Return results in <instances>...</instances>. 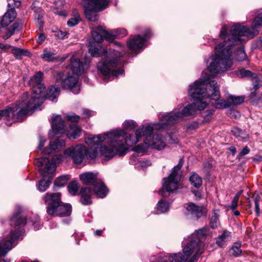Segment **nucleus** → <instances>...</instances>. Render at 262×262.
<instances>
[{"label": "nucleus", "instance_id": "obj_16", "mask_svg": "<svg viewBox=\"0 0 262 262\" xmlns=\"http://www.w3.org/2000/svg\"><path fill=\"white\" fill-rule=\"evenodd\" d=\"M154 129L149 134H146L145 142L152 148L162 150L166 146L164 139L159 134H152Z\"/></svg>", "mask_w": 262, "mask_h": 262}, {"label": "nucleus", "instance_id": "obj_53", "mask_svg": "<svg viewBox=\"0 0 262 262\" xmlns=\"http://www.w3.org/2000/svg\"><path fill=\"white\" fill-rule=\"evenodd\" d=\"M231 132L232 133V134L236 137H241L243 139V137L242 136L243 134V132L240 129H239L238 128H237V127H233L232 130H231Z\"/></svg>", "mask_w": 262, "mask_h": 262}, {"label": "nucleus", "instance_id": "obj_24", "mask_svg": "<svg viewBox=\"0 0 262 262\" xmlns=\"http://www.w3.org/2000/svg\"><path fill=\"white\" fill-rule=\"evenodd\" d=\"M74 75L78 76L83 72V64L79 59L73 56L71 58L70 66Z\"/></svg>", "mask_w": 262, "mask_h": 262}, {"label": "nucleus", "instance_id": "obj_5", "mask_svg": "<svg viewBox=\"0 0 262 262\" xmlns=\"http://www.w3.org/2000/svg\"><path fill=\"white\" fill-rule=\"evenodd\" d=\"M88 47L92 56L102 58V60L98 62L97 69L105 81L123 74L122 68H117V66L121 64L119 58L123 56L122 53L113 49L107 51L101 46H96L92 42H90Z\"/></svg>", "mask_w": 262, "mask_h": 262}, {"label": "nucleus", "instance_id": "obj_33", "mask_svg": "<svg viewBox=\"0 0 262 262\" xmlns=\"http://www.w3.org/2000/svg\"><path fill=\"white\" fill-rule=\"evenodd\" d=\"M79 189V186L76 181H73L69 183L68 185V190L70 193L73 195L77 194Z\"/></svg>", "mask_w": 262, "mask_h": 262}, {"label": "nucleus", "instance_id": "obj_54", "mask_svg": "<svg viewBox=\"0 0 262 262\" xmlns=\"http://www.w3.org/2000/svg\"><path fill=\"white\" fill-rule=\"evenodd\" d=\"M252 78H253V85H254V88L256 90L259 87V85H260V80L256 77V75L254 74L252 77H251Z\"/></svg>", "mask_w": 262, "mask_h": 262}, {"label": "nucleus", "instance_id": "obj_7", "mask_svg": "<svg viewBox=\"0 0 262 262\" xmlns=\"http://www.w3.org/2000/svg\"><path fill=\"white\" fill-rule=\"evenodd\" d=\"M47 204V212L52 216H69L72 211V207L69 204H63L61 201L60 193H47L43 198Z\"/></svg>", "mask_w": 262, "mask_h": 262}, {"label": "nucleus", "instance_id": "obj_38", "mask_svg": "<svg viewBox=\"0 0 262 262\" xmlns=\"http://www.w3.org/2000/svg\"><path fill=\"white\" fill-rule=\"evenodd\" d=\"M80 21L79 15L77 13H75L74 17L71 18L67 22V25L69 27H74L77 25Z\"/></svg>", "mask_w": 262, "mask_h": 262}, {"label": "nucleus", "instance_id": "obj_12", "mask_svg": "<svg viewBox=\"0 0 262 262\" xmlns=\"http://www.w3.org/2000/svg\"><path fill=\"white\" fill-rule=\"evenodd\" d=\"M206 235L207 230L204 228L196 230L195 232L191 235L190 239L187 244L196 243L198 245V247L194 249L195 253L188 262H196L200 255L203 253L204 243L202 240Z\"/></svg>", "mask_w": 262, "mask_h": 262}, {"label": "nucleus", "instance_id": "obj_55", "mask_svg": "<svg viewBox=\"0 0 262 262\" xmlns=\"http://www.w3.org/2000/svg\"><path fill=\"white\" fill-rule=\"evenodd\" d=\"M250 152V149L247 146H245L242 151L239 153L238 157L239 158L243 157L245 155L249 154Z\"/></svg>", "mask_w": 262, "mask_h": 262}, {"label": "nucleus", "instance_id": "obj_32", "mask_svg": "<svg viewBox=\"0 0 262 262\" xmlns=\"http://www.w3.org/2000/svg\"><path fill=\"white\" fill-rule=\"evenodd\" d=\"M69 179L68 176H62L56 179L54 182V186L61 187L65 186Z\"/></svg>", "mask_w": 262, "mask_h": 262}, {"label": "nucleus", "instance_id": "obj_36", "mask_svg": "<svg viewBox=\"0 0 262 262\" xmlns=\"http://www.w3.org/2000/svg\"><path fill=\"white\" fill-rule=\"evenodd\" d=\"M219 210L214 211L210 219V226L212 228L214 229L217 227L219 220Z\"/></svg>", "mask_w": 262, "mask_h": 262}, {"label": "nucleus", "instance_id": "obj_63", "mask_svg": "<svg viewBox=\"0 0 262 262\" xmlns=\"http://www.w3.org/2000/svg\"><path fill=\"white\" fill-rule=\"evenodd\" d=\"M92 112L89 110L86 109L83 110V114L85 116V117H89L92 115Z\"/></svg>", "mask_w": 262, "mask_h": 262}, {"label": "nucleus", "instance_id": "obj_52", "mask_svg": "<svg viewBox=\"0 0 262 262\" xmlns=\"http://www.w3.org/2000/svg\"><path fill=\"white\" fill-rule=\"evenodd\" d=\"M85 156H86L88 159L92 160L94 159L98 156V152L96 150H93L90 151L88 150L87 154Z\"/></svg>", "mask_w": 262, "mask_h": 262}, {"label": "nucleus", "instance_id": "obj_45", "mask_svg": "<svg viewBox=\"0 0 262 262\" xmlns=\"http://www.w3.org/2000/svg\"><path fill=\"white\" fill-rule=\"evenodd\" d=\"M115 36L116 37H123L127 35V31L123 28L117 29L115 30Z\"/></svg>", "mask_w": 262, "mask_h": 262}, {"label": "nucleus", "instance_id": "obj_58", "mask_svg": "<svg viewBox=\"0 0 262 262\" xmlns=\"http://www.w3.org/2000/svg\"><path fill=\"white\" fill-rule=\"evenodd\" d=\"M54 13L58 15L59 16H66L68 14L67 11L65 10H62L60 11H58V10H56L54 11Z\"/></svg>", "mask_w": 262, "mask_h": 262}, {"label": "nucleus", "instance_id": "obj_35", "mask_svg": "<svg viewBox=\"0 0 262 262\" xmlns=\"http://www.w3.org/2000/svg\"><path fill=\"white\" fill-rule=\"evenodd\" d=\"M235 58L238 61H244L247 59V57L244 47L240 48L236 51Z\"/></svg>", "mask_w": 262, "mask_h": 262}, {"label": "nucleus", "instance_id": "obj_64", "mask_svg": "<svg viewBox=\"0 0 262 262\" xmlns=\"http://www.w3.org/2000/svg\"><path fill=\"white\" fill-rule=\"evenodd\" d=\"M11 48V46L10 45L6 44H1L0 48L2 49L3 51H6L7 50L10 49Z\"/></svg>", "mask_w": 262, "mask_h": 262}, {"label": "nucleus", "instance_id": "obj_26", "mask_svg": "<svg viewBox=\"0 0 262 262\" xmlns=\"http://www.w3.org/2000/svg\"><path fill=\"white\" fill-rule=\"evenodd\" d=\"M16 12L13 9H9L0 20L2 27L8 26L16 18Z\"/></svg>", "mask_w": 262, "mask_h": 262}, {"label": "nucleus", "instance_id": "obj_20", "mask_svg": "<svg viewBox=\"0 0 262 262\" xmlns=\"http://www.w3.org/2000/svg\"><path fill=\"white\" fill-rule=\"evenodd\" d=\"M186 210V214L188 218L198 220L202 216L203 213V207L198 206L193 203L187 204Z\"/></svg>", "mask_w": 262, "mask_h": 262}, {"label": "nucleus", "instance_id": "obj_18", "mask_svg": "<svg viewBox=\"0 0 262 262\" xmlns=\"http://www.w3.org/2000/svg\"><path fill=\"white\" fill-rule=\"evenodd\" d=\"M78 76L68 75L62 81V88L64 89H70L73 93L78 94L80 91V88L77 85Z\"/></svg>", "mask_w": 262, "mask_h": 262}, {"label": "nucleus", "instance_id": "obj_59", "mask_svg": "<svg viewBox=\"0 0 262 262\" xmlns=\"http://www.w3.org/2000/svg\"><path fill=\"white\" fill-rule=\"evenodd\" d=\"M21 24L15 23L13 25L12 30L15 32V30H18L20 29L21 27Z\"/></svg>", "mask_w": 262, "mask_h": 262}, {"label": "nucleus", "instance_id": "obj_37", "mask_svg": "<svg viewBox=\"0 0 262 262\" xmlns=\"http://www.w3.org/2000/svg\"><path fill=\"white\" fill-rule=\"evenodd\" d=\"M241 244L235 243L232 247L231 250L233 251L232 255L235 257H238L242 254Z\"/></svg>", "mask_w": 262, "mask_h": 262}, {"label": "nucleus", "instance_id": "obj_2", "mask_svg": "<svg viewBox=\"0 0 262 262\" xmlns=\"http://www.w3.org/2000/svg\"><path fill=\"white\" fill-rule=\"evenodd\" d=\"M154 129L158 130L163 129V125H161L160 123L154 124L151 125L143 126L136 130L135 135H132L129 138L123 139L126 134L123 129H117L106 133L103 136H98L93 138L85 139V143L87 144L95 146L99 145L106 139V137L111 139L110 147L105 145L101 146L99 148V151L101 155L108 159H111L116 155L123 156L128 148L126 145L131 146L140 141V139L146 136V134H149Z\"/></svg>", "mask_w": 262, "mask_h": 262}, {"label": "nucleus", "instance_id": "obj_21", "mask_svg": "<svg viewBox=\"0 0 262 262\" xmlns=\"http://www.w3.org/2000/svg\"><path fill=\"white\" fill-rule=\"evenodd\" d=\"M65 125L63 120L60 115H56L52 118V128L53 133L56 135H60L65 133Z\"/></svg>", "mask_w": 262, "mask_h": 262}, {"label": "nucleus", "instance_id": "obj_43", "mask_svg": "<svg viewBox=\"0 0 262 262\" xmlns=\"http://www.w3.org/2000/svg\"><path fill=\"white\" fill-rule=\"evenodd\" d=\"M31 223L32 225L34 226V229L38 230L40 227L39 224V218L37 215H33L32 220L29 222Z\"/></svg>", "mask_w": 262, "mask_h": 262}, {"label": "nucleus", "instance_id": "obj_50", "mask_svg": "<svg viewBox=\"0 0 262 262\" xmlns=\"http://www.w3.org/2000/svg\"><path fill=\"white\" fill-rule=\"evenodd\" d=\"M67 119L73 122H77L79 121L80 117L74 114L67 115Z\"/></svg>", "mask_w": 262, "mask_h": 262}, {"label": "nucleus", "instance_id": "obj_62", "mask_svg": "<svg viewBox=\"0 0 262 262\" xmlns=\"http://www.w3.org/2000/svg\"><path fill=\"white\" fill-rule=\"evenodd\" d=\"M35 22H36V25L38 27V28L40 30H42L43 25V22L42 20H41V19L36 20Z\"/></svg>", "mask_w": 262, "mask_h": 262}, {"label": "nucleus", "instance_id": "obj_31", "mask_svg": "<svg viewBox=\"0 0 262 262\" xmlns=\"http://www.w3.org/2000/svg\"><path fill=\"white\" fill-rule=\"evenodd\" d=\"M189 181L191 184L197 188L202 184V178L196 173H192L189 178Z\"/></svg>", "mask_w": 262, "mask_h": 262}, {"label": "nucleus", "instance_id": "obj_4", "mask_svg": "<svg viewBox=\"0 0 262 262\" xmlns=\"http://www.w3.org/2000/svg\"><path fill=\"white\" fill-rule=\"evenodd\" d=\"M43 74L37 72L29 81V85L32 87L31 95L28 93H24L21 100L18 102L20 108L26 111V116L32 111L36 110L43 102L45 99L56 102L59 95L60 88L58 86H51L48 90L46 94L45 87L42 81Z\"/></svg>", "mask_w": 262, "mask_h": 262}, {"label": "nucleus", "instance_id": "obj_56", "mask_svg": "<svg viewBox=\"0 0 262 262\" xmlns=\"http://www.w3.org/2000/svg\"><path fill=\"white\" fill-rule=\"evenodd\" d=\"M63 74L62 73H57V74L55 75V76H54L56 81L57 82H61L62 85V81L64 80V79H63Z\"/></svg>", "mask_w": 262, "mask_h": 262}, {"label": "nucleus", "instance_id": "obj_17", "mask_svg": "<svg viewBox=\"0 0 262 262\" xmlns=\"http://www.w3.org/2000/svg\"><path fill=\"white\" fill-rule=\"evenodd\" d=\"M150 34V32L148 30L142 37L139 35L135 36L128 41L127 43L128 48L132 51H136L143 48Z\"/></svg>", "mask_w": 262, "mask_h": 262}, {"label": "nucleus", "instance_id": "obj_34", "mask_svg": "<svg viewBox=\"0 0 262 262\" xmlns=\"http://www.w3.org/2000/svg\"><path fill=\"white\" fill-rule=\"evenodd\" d=\"M157 209L160 213H165L169 209V204L163 200L159 201L157 204Z\"/></svg>", "mask_w": 262, "mask_h": 262}, {"label": "nucleus", "instance_id": "obj_8", "mask_svg": "<svg viewBox=\"0 0 262 262\" xmlns=\"http://www.w3.org/2000/svg\"><path fill=\"white\" fill-rule=\"evenodd\" d=\"M208 89L210 93V99L212 105L216 108H225L231 105H236L242 103L245 99L244 96H231L228 98V102L224 100H221L219 87L215 80L208 81Z\"/></svg>", "mask_w": 262, "mask_h": 262}, {"label": "nucleus", "instance_id": "obj_51", "mask_svg": "<svg viewBox=\"0 0 262 262\" xmlns=\"http://www.w3.org/2000/svg\"><path fill=\"white\" fill-rule=\"evenodd\" d=\"M238 200H239L237 199V197H234L232 201L231 204L227 206V207L228 209L234 210L237 206Z\"/></svg>", "mask_w": 262, "mask_h": 262}, {"label": "nucleus", "instance_id": "obj_15", "mask_svg": "<svg viewBox=\"0 0 262 262\" xmlns=\"http://www.w3.org/2000/svg\"><path fill=\"white\" fill-rule=\"evenodd\" d=\"M198 246L196 243L187 244L183 249V254L181 253L173 254L169 256V260L170 262H188L190 256L195 252L194 249Z\"/></svg>", "mask_w": 262, "mask_h": 262}, {"label": "nucleus", "instance_id": "obj_9", "mask_svg": "<svg viewBox=\"0 0 262 262\" xmlns=\"http://www.w3.org/2000/svg\"><path fill=\"white\" fill-rule=\"evenodd\" d=\"M97 174L87 172L80 174L79 178L83 184L93 186L94 193L97 196L103 198L106 196L108 190L101 180L98 178Z\"/></svg>", "mask_w": 262, "mask_h": 262}, {"label": "nucleus", "instance_id": "obj_40", "mask_svg": "<svg viewBox=\"0 0 262 262\" xmlns=\"http://www.w3.org/2000/svg\"><path fill=\"white\" fill-rule=\"evenodd\" d=\"M12 52L15 57L20 58L23 55H26V53H27V51L20 48H13Z\"/></svg>", "mask_w": 262, "mask_h": 262}, {"label": "nucleus", "instance_id": "obj_27", "mask_svg": "<svg viewBox=\"0 0 262 262\" xmlns=\"http://www.w3.org/2000/svg\"><path fill=\"white\" fill-rule=\"evenodd\" d=\"M42 177V179L39 181L38 188L39 191H46L49 187L51 179L53 177V173H47V176L44 178V177L41 174Z\"/></svg>", "mask_w": 262, "mask_h": 262}, {"label": "nucleus", "instance_id": "obj_6", "mask_svg": "<svg viewBox=\"0 0 262 262\" xmlns=\"http://www.w3.org/2000/svg\"><path fill=\"white\" fill-rule=\"evenodd\" d=\"M20 212L21 209H19L11 219V224L14 225L15 229H12L6 237L0 241V257L4 256L12 248L15 242L20 235L19 227L24 226L27 223L26 219L20 215Z\"/></svg>", "mask_w": 262, "mask_h": 262}, {"label": "nucleus", "instance_id": "obj_29", "mask_svg": "<svg viewBox=\"0 0 262 262\" xmlns=\"http://www.w3.org/2000/svg\"><path fill=\"white\" fill-rule=\"evenodd\" d=\"M67 132V137L69 139H75L80 136L81 129L77 124H70Z\"/></svg>", "mask_w": 262, "mask_h": 262}, {"label": "nucleus", "instance_id": "obj_14", "mask_svg": "<svg viewBox=\"0 0 262 262\" xmlns=\"http://www.w3.org/2000/svg\"><path fill=\"white\" fill-rule=\"evenodd\" d=\"M88 150L86 148L81 145H78L75 147H71L64 151V155L68 157H71L74 163L80 164L82 162Z\"/></svg>", "mask_w": 262, "mask_h": 262}, {"label": "nucleus", "instance_id": "obj_47", "mask_svg": "<svg viewBox=\"0 0 262 262\" xmlns=\"http://www.w3.org/2000/svg\"><path fill=\"white\" fill-rule=\"evenodd\" d=\"M260 199V196L259 195H257L255 196V199H254L255 212H256L257 216H259V213H260V207H259V204Z\"/></svg>", "mask_w": 262, "mask_h": 262}, {"label": "nucleus", "instance_id": "obj_13", "mask_svg": "<svg viewBox=\"0 0 262 262\" xmlns=\"http://www.w3.org/2000/svg\"><path fill=\"white\" fill-rule=\"evenodd\" d=\"M62 156L61 155H56L53 157L51 161L49 159L45 157H42L36 159L35 164L37 166H45L43 168L39 169L41 174L45 177L47 176V173H53L55 171L56 165L61 162Z\"/></svg>", "mask_w": 262, "mask_h": 262}, {"label": "nucleus", "instance_id": "obj_48", "mask_svg": "<svg viewBox=\"0 0 262 262\" xmlns=\"http://www.w3.org/2000/svg\"><path fill=\"white\" fill-rule=\"evenodd\" d=\"M54 32L55 37L59 39H63L67 34L66 32L61 30L55 31Z\"/></svg>", "mask_w": 262, "mask_h": 262}, {"label": "nucleus", "instance_id": "obj_25", "mask_svg": "<svg viewBox=\"0 0 262 262\" xmlns=\"http://www.w3.org/2000/svg\"><path fill=\"white\" fill-rule=\"evenodd\" d=\"M93 192L89 187L82 188L80 191V202L84 205H90L92 203L91 200Z\"/></svg>", "mask_w": 262, "mask_h": 262}, {"label": "nucleus", "instance_id": "obj_23", "mask_svg": "<svg viewBox=\"0 0 262 262\" xmlns=\"http://www.w3.org/2000/svg\"><path fill=\"white\" fill-rule=\"evenodd\" d=\"M55 53L51 52L46 49L43 50V53L40 56L43 60L48 62H63L69 56L68 54L55 56Z\"/></svg>", "mask_w": 262, "mask_h": 262}, {"label": "nucleus", "instance_id": "obj_60", "mask_svg": "<svg viewBox=\"0 0 262 262\" xmlns=\"http://www.w3.org/2000/svg\"><path fill=\"white\" fill-rule=\"evenodd\" d=\"M46 37L43 33L40 34L37 39V42L39 43H41L45 40Z\"/></svg>", "mask_w": 262, "mask_h": 262}, {"label": "nucleus", "instance_id": "obj_42", "mask_svg": "<svg viewBox=\"0 0 262 262\" xmlns=\"http://www.w3.org/2000/svg\"><path fill=\"white\" fill-rule=\"evenodd\" d=\"M123 125L125 130H132L135 128L136 122L133 120H127L123 123Z\"/></svg>", "mask_w": 262, "mask_h": 262}, {"label": "nucleus", "instance_id": "obj_28", "mask_svg": "<svg viewBox=\"0 0 262 262\" xmlns=\"http://www.w3.org/2000/svg\"><path fill=\"white\" fill-rule=\"evenodd\" d=\"M231 239V233L227 230H224L216 239V243L220 247H223L225 242L230 241Z\"/></svg>", "mask_w": 262, "mask_h": 262}, {"label": "nucleus", "instance_id": "obj_57", "mask_svg": "<svg viewBox=\"0 0 262 262\" xmlns=\"http://www.w3.org/2000/svg\"><path fill=\"white\" fill-rule=\"evenodd\" d=\"M39 145H38V148L40 150H41L42 151L43 150L42 148H43V147L45 145V142H46V140L44 138H42L41 137H39Z\"/></svg>", "mask_w": 262, "mask_h": 262}, {"label": "nucleus", "instance_id": "obj_39", "mask_svg": "<svg viewBox=\"0 0 262 262\" xmlns=\"http://www.w3.org/2000/svg\"><path fill=\"white\" fill-rule=\"evenodd\" d=\"M149 147L150 146L148 145V144L146 143L144 141V143L136 146L134 148L133 150L138 153L143 152L146 151Z\"/></svg>", "mask_w": 262, "mask_h": 262}, {"label": "nucleus", "instance_id": "obj_10", "mask_svg": "<svg viewBox=\"0 0 262 262\" xmlns=\"http://www.w3.org/2000/svg\"><path fill=\"white\" fill-rule=\"evenodd\" d=\"M183 164V159L180 158L179 163L172 169L168 177L163 179L162 189L161 191L162 195L164 196L163 193V189H165L167 192H173L179 188V182L180 180L181 176L179 174L178 172L182 168Z\"/></svg>", "mask_w": 262, "mask_h": 262}, {"label": "nucleus", "instance_id": "obj_41", "mask_svg": "<svg viewBox=\"0 0 262 262\" xmlns=\"http://www.w3.org/2000/svg\"><path fill=\"white\" fill-rule=\"evenodd\" d=\"M254 75V74L252 73L249 70H246L244 69H242L240 70H239L237 72V75L238 76L243 78V77H252Z\"/></svg>", "mask_w": 262, "mask_h": 262}, {"label": "nucleus", "instance_id": "obj_19", "mask_svg": "<svg viewBox=\"0 0 262 262\" xmlns=\"http://www.w3.org/2000/svg\"><path fill=\"white\" fill-rule=\"evenodd\" d=\"M110 0H82L81 4H85L96 11H101L109 6Z\"/></svg>", "mask_w": 262, "mask_h": 262}, {"label": "nucleus", "instance_id": "obj_30", "mask_svg": "<svg viewBox=\"0 0 262 262\" xmlns=\"http://www.w3.org/2000/svg\"><path fill=\"white\" fill-rule=\"evenodd\" d=\"M84 9V14L86 18L91 21L95 22L98 19V16L96 12V11H94L90 6H87L85 4H82Z\"/></svg>", "mask_w": 262, "mask_h": 262}, {"label": "nucleus", "instance_id": "obj_22", "mask_svg": "<svg viewBox=\"0 0 262 262\" xmlns=\"http://www.w3.org/2000/svg\"><path fill=\"white\" fill-rule=\"evenodd\" d=\"M66 146V142L63 139H57L55 141L50 142L49 145L43 149L42 153L49 155L55 151H58Z\"/></svg>", "mask_w": 262, "mask_h": 262}, {"label": "nucleus", "instance_id": "obj_61", "mask_svg": "<svg viewBox=\"0 0 262 262\" xmlns=\"http://www.w3.org/2000/svg\"><path fill=\"white\" fill-rule=\"evenodd\" d=\"M64 5V2L63 1L59 0L57 1L55 3V6L56 9H59L60 6H62Z\"/></svg>", "mask_w": 262, "mask_h": 262}, {"label": "nucleus", "instance_id": "obj_46", "mask_svg": "<svg viewBox=\"0 0 262 262\" xmlns=\"http://www.w3.org/2000/svg\"><path fill=\"white\" fill-rule=\"evenodd\" d=\"M7 1H8V7L10 9H13L14 10V8L15 7H18L20 5V3L19 1H16L15 0H7Z\"/></svg>", "mask_w": 262, "mask_h": 262}, {"label": "nucleus", "instance_id": "obj_44", "mask_svg": "<svg viewBox=\"0 0 262 262\" xmlns=\"http://www.w3.org/2000/svg\"><path fill=\"white\" fill-rule=\"evenodd\" d=\"M92 36L94 40L97 42H101L103 40L102 36L96 30H93L92 31Z\"/></svg>", "mask_w": 262, "mask_h": 262}, {"label": "nucleus", "instance_id": "obj_11", "mask_svg": "<svg viewBox=\"0 0 262 262\" xmlns=\"http://www.w3.org/2000/svg\"><path fill=\"white\" fill-rule=\"evenodd\" d=\"M26 117V111L20 108L18 102L13 107H7L0 111V119L2 118L6 121L12 120L15 122H21Z\"/></svg>", "mask_w": 262, "mask_h": 262}, {"label": "nucleus", "instance_id": "obj_1", "mask_svg": "<svg viewBox=\"0 0 262 262\" xmlns=\"http://www.w3.org/2000/svg\"><path fill=\"white\" fill-rule=\"evenodd\" d=\"M262 25V13L259 14L253 20L252 27L253 31L239 24L233 26L230 33H227L228 27L224 25L220 32L219 36L225 44H219L215 48V54L208 60V70L213 74H218L226 71L232 65L230 48L245 40L243 37L248 39L253 38L257 33L256 28Z\"/></svg>", "mask_w": 262, "mask_h": 262}, {"label": "nucleus", "instance_id": "obj_49", "mask_svg": "<svg viewBox=\"0 0 262 262\" xmlns=\"http://www.w3.org/2000/svg\"><path fill=\"white\" fill-rule=\"evenodd\" d=\"M115 37V33H114V34H112L107 32L106 31H104V37L106 40L112 42Z\"/></svg>", "mask_w": 262, "mask_h": 262}, {"label": "nucleus", "instance_id": "obj_3", "mask_svg": "<svg viewBox=\"0 0 262 262\" xmlns=\"http://www.w3.org/2000/svg\"><path fill=\"white\" fill-rule=\"evenodd\" d=\"M210 79L209 75H207L205 79H200L190 85L188 94L193 102L180 110L175 108L160 118L161 125H163V129L167 125L176 123L184 120L186 117L193 115L196 110H203L208 104L207 100L211 103L210 93L208 89V81Z\"/></svg>", "mask_w": 262, "mask_h": 262}]
</instances>
